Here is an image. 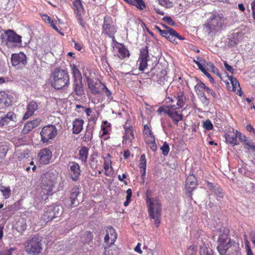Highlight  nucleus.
<instances>
[{
    "instance_id": "nucleus-15",
    "label": "nucleus",
    "mask_w": 255,
    "mask_h": 255,
    "mask_svg": "<svg viewBox=\"0 0 255 255\" xmlns=\"http://www.w3.org/2000/svg\"><path fill=\"white\" fill-rule=\"evenodd\" d=\"M27 62L26 56L22 52L18 53H13L11 55V64L17 69L22 68L26 65Z\"/></svg>"
},
{
    "instance_id": "nucleus-57",
    "label": "nucleus",
    "mask_w": 255,
    "mask_h": 255,
    "mask_svg": "<svg viewBox=\"0 0 255 255\" xmlns=\"http://www.w3.org/2000/svg\"><path fill=\"white\" fill-rule=\"evenodd\" d=\"M206 91L207 92L208 96H211L213 98H216V93L213 89H210L207 87V88H206Z\"/></svg>"
},
{
    "instance_id": "nucleus-31",
    "label": "nucleus",
    "mask_w": 255,
    "mask_h": 255,
    "mask_svg": "<svg viewBox=\"0 0 255 255\" xmlns=\"http://www.w3.org/2000/svg\"><path fill=\"white\" fill-rule=\"evenodd\" d=\"M73 91L76 95L81 96L84 95V91L82 80L73 81Z\"/></svg>"
},
{
    "instance_id": "nucleus-55",
    "label": "nucleus",
    "mask_w": 255,
    "mask_h": 255,
    "mask_svg": "<svg viewBox=\"0 0 255 255\" xmlns=\"http://www.w3.org/2000/svg\"><path fill=\"white\" fill-rule=\"evenodd\" d=\"M214 193L219 197L220 198H223L224 194L223 193L222 191V189L219 188L218 186H217L216 188H215V190L213 191Z\"/></svg>"
},
{
    "instance_id": "nucleus-53",
    "label": "nucleus",
    "mask_w": 255,
    "mask_h": 255,
    "mask_svg": "<svg viewBox=\"0 0 255 255\" xmlns=\"http://www.w3.org/2000/svg\"><path fill=\"white\" fill-rule=\"evenodd\" d=\"M15 250L13 248L5 249L0 252V255H11L12 253Z\"/></svg>"
},
{
    "instance_id": "nucleus-1",
    "label": "nucleus",
    "mask_w": 255,
    "mask_h": 255,
    "mask_svg": "<svg viewBox=\"0 0 255 255\" xmlns=\"http://www.w3.org/2000/svg\"><path fill=\"white\" fill-rule=\"evenodd\" d=\"M167 102H176V104L171 105L167 106L160 107L157 110L158 114H161L163 113L170 118L175 124L183 120V115L179 113L177 110L182 108L185 103L186 97L183 92H177L173 98L168 97L166 98Z\"/></svg>"
},
{
    "instance_id": "nucleus-7",
    "label": "nucleus",
    "mask_w": 255,
    "mask_h": 255,
    "mask_svg": "<svg viewBox=\"0 0 255 255\" xmlns=\"http://www.w3.org/2000/svg\"><path fill=\"white\" fill-rule=\"evenodd\" d=\"M162 26L166 29L162 30L157 25L155 26L154 29L156 31H158L161 36L165 37L173 44H177L178 40H182L185 39V38L183 36L180 35L173 28L169 27L165 24H162Z\"/></svg>"
},
{
    "instance_id": "nucleus-30",
    "label": "nucleus",
    "mask_w": 255,
    "mask_h": 255,
    "mask_svg": "<svg viewBox=\"0 0 255 255\" xmlns=\"http://www.w3.org/2000/svg\"><path fill=\"white\" fill-rule=\"evenodd\" d=\"M84 121L82 119L76 118L72 123V130L74 134H79L83 129Z\"/></svg>"
},
{
    "instance_id": "nucleus-60",
    "label": "nucleus",
    "mask_w": 255,
    "mask_h": 255,
    "mask_svg": "<svg viewBox=\"0 0 255 255\" xmlns=\"http://www.w3.org/2000/svg\"><path fill=\"white\" fill-rule=\"evenodd\" d=\"M152 131L150 129V127L148 125H144L143 126V135L148 134V133L151 132Z\"/></svg>"
},
{
    "instance_id": "nucleus-29",
    "label": "nucleus",
    "mask_w": 255,
    "mask_h": 255,
    "mask_svg": "<svg viewBox=\"0 0 255 255\" xmlns=\"http://www.w3.org/2000/svg\"><path fill=\"white\" fill-rule=\"evenodd\" d=\"M40 120L39 119H35L27 122L24 126L23 132L24 133H28L34 128L36 127L40 124Z\"/></svg>"
},
{
    "instance_id": "nucleus-22",
    "label": "nucleus",
    "mask_w": 255,
    "mask_h": 255,
    "mask_svg": "<svg viewBox=\"0 0 255 255\" xmlns=\"http://www.w3.org/2000/svg\"><path fill=\"white\" fill-rule=\"evenodd\" d=\"M225 138L226 141L233 146L239 144L237 140V133H236V130L234 129L227 132L225 134Z\"/></svg>"
},
{
    "instance_id": "nucleus-46",
    "label": "nucleus",
    "mask_w": 255,
    "mask_h": 255,
    "mask_svg": "<svg viewBox=\"0 0 255 255\" xmlns=\"http://www.w3.org/2000/svg\"><path fill=\"white\" fill-rule=\"evenodd\" d=\"M159 4L166 8H170L173 6V3L170 0H158Z\"/></svg>"
},
{
    "instance_id": "nucleus-41",
    "label": "nucleus",
    "mask_w": 255,
    "mask_h": 255,
    "mask_svg": "<svg viewBox=\"0 0 255 255\" xmlns=\"http://www.w3.org/2000/svg\"><path fill=\"white\" fill-rule=\"evenodd\" d=\"M26 221L23 218L18 220L16 222V229L19 232L22 233L25 231L26 229Z\"/></svg>"
},
{
    "instance_id": "nucleus-8",
    "label": "nucleus",
    "mask_w": 255,
    "mask_h": 255,
    "mask_svg": "<svg viewBox=\"0 0 255 255\" xmlns=\"http://www.w3.org/2000/svg\"><path fill=\"white\" fill-rule=\"evenodd\" d=\"M63 212V208L57 204L49 206L43 215V219L45 222L58 219Z\"/></svg>"
},
{
    "instance_id": "nucleus-10",
    "label": "nucleus",
    "mask_w": 255,
    "mask_h": 255,
    "mask_svg": "<svg viewBox=\"0 0 255 255\" xmlns=\"http://www.w3.org/2000/svg\"><path fill=\"white\" fill-rule=\"evenodd\" d=\"M41 240L38 237H34L29 240L25 246V251L31 255H37L42 251Z\"/></svg>"
},
{
    "instance_id": "nucleus-59",
    "label": "nucleus",
    "mask_w": 255,
    "mask_h": 255,
    "mask_svg": "<svg viewBox=\"0 0 255 255\" xmlns=\"http://www.w3.org/2000/svg\"><path fill=\"white\" fill-rule=\"evenodd\" d=\"M42 19L46 22L49 23L50 21L52 22V19L47 14H41Z\"/></svg>"
},
{
    "instance_id": "nucleus-43",
    "label": "nucleus",
    "mask_w": 255,
    "mask_h": 255,
    "mask_svg": "<svg viewBox=\"0 0 255 255\" xmlns=\"http://www.w3.org/2000/svg\"><path fill=\"white\" fill-rule=\"evenodd\" d=\"M82 242L85 244H89L93 240V235L90 232H86L82 237Z\"/></svg>"
},
{
    "instance_id": "nucleus-38",
    "label": "nucleus",
    "mask_w": 255,
    "mask_h": 255,
    "mask_svg": "<svg viewBox=\"0 0 255 255\" xmlns=\"http://www.w3.org/2000/svg\"><path fill=\"white\" fill-rule=\"evenodd\" d=\"M102 130V136L109 134V131L111 129V124L107 121H103L101 126Z\"/></svg>"
},
{
    "instance_id": "nucleus-52",
    "label": "nucleus",
    "mask_w": 255,
    "mask_h": 255,
    "mask_svg": "<svg viewBox=\"0 0 255 255\" xmlns=\"http://www.w3.org/2000/svg\"><path fill=\"white\" fill-rule=\"evenodd\" d=\"M200 255H213L211 250H209L206 247H203L201 249Z\"/></svg>"
},
{
    "instance_id": "nucleus-17",
    "label": "nucleus",
    "mask_w": 255,
    "mask_h": 255,
    "mask_svg": "<svg viewBox=\"0 0 255 255\" xmlns=\"http://www.w3.org/2000/svg\"><path fill=\"white\" fill-rule=\"evenodd\" d=\"M124 128L125 132L123 135V143L128 144L131 143L134 139L133 128L129 125H128L127 121L124 126Z\"/></svg>"
},
{
    "instance_id": "nucleus-5",
    "label": "nucleus",
    "mask_w": 255,
    "mask_h": 255,
    "mask_svg": "<svg viewBox=\"0 0 255 255\" xmlns=\"http://www.w3.org/2000/svg\"><path fill=\"white\" fill-rule=\"evenodd\" d=\"M1 43L8 48H13L21 45V36L11 29L5 30L0 35Z\"/></svg>"
},
{
    "instance_id": "nucleus-33",
    "label": "nucleus",
    "mask_w": 255,
    "mask_h": 255,
    "mask_svg": "<svg viewBox=\"0 0 255 255\" xmlns=\"http://www.w3.org/2000/svg\"><path fill=\"white\" fill-rule=\"evenodd\" d=\"M88 88L90 90L91 92L93 95H100L101 92L98 87V83L94 81L93 80H89L88 81Z\"/></svg>"
},
{
    "instance_id": "nucleus-27",
    "label": "nucleus",
    "mask_w": 255,
    "mask_h": 255,
    "mask_svg": "<svg viewBox=\"0 0 255 255\" xmlns=\"http://www.w3.org/2000/svg\"><path fill=\"white\" fill-rule=\"evenodd\" d=\"M70 164V176L73 181H76L78 179L80 174L79 165L75 162H72Z\"/></svg>"
},
{
    "instance_id": "nucleus-6",
    "label": "nucleus",
    "mask_w": 255,
    "mask_h": 255,
    "mask_svg": "<svg viewBox=\"0 0 255 255\" xmlns=\"http://www.w3.org/2000/svg\"><path fill=\"white\" fill-rule=\"evenodd\" d=\"M146 204L149 216L150 218L154 220V224L157 227L160 223L161 203L157 198H150L148 197L146 199Z\"/></svg>"
},
{
    "instance_id": "nucleus-9",
    "label": "nucleus",
    "mask_w": 255,
    "mask_h": 255,
    "mask_svg": "<svg viewBox=\"0 0 255 255\" xmlns=\"http://www.w3.org/2000/svg\"><path fill=\"white\" fill-rule=\"evenodd\" d=\"M73 5L74 13L78 23L83 29H85L87 24L84 20L85 10L82 3L81 0H74L73 2Z\"/></svg>"
},
{
    "instance_id": "nucleus-4",
    "label": "nucleus",
    "mask_w": 255,
    "mask_h": 255,
    "mask_svg": "<svg viewBox=\"0 0 255 255\" xmlns=\"http://www.w3.org/2000/svg\"><path fill=\"white\" fill-rule=\"evenodd\" d=\"M70 85L68 72L62 69H56L53 74L51 86L55 89L61 90L68 88Z\"/></svg>"
},
{
    "instance_id": "nucleus-19",
    "label": "nucleus",
    "mask_w": 255,
    "mask_h": 255,
    "mask_svg": "<svg viewBox=\"0 0 255 255\" xmlns=\"http://www.w3.org/2000/svg\"><path fill=\"white\" fill-rule=\"evenodd\" d=\"M16 121V114L13 112L10 111L4 116L0 117V127L7 125L10 122L15 123Z\"/></svg>"
},
{
    "instance_id": "nucleus-16",
    "label": "nucleus",
    "mask_w": 255,
    "mask_h": 255,
    "mask_svg": "<svg viewBox=\"0 0 255 255\" xmlns=\"http://www.w3.org/2000/svg\"><path fill=\"white\" fill-rule=\"evenodd\" d=\"M155 70V73H154L153 77L154 80L157 83L160 85H163L165 84V82L167 81V71L162 67H156L154 68Z\"/></svg>"
},
{
    "instance_id": "nucleus-62",
    "label": "nucleus",
    "mask_w": 255,
    "mask_h": 255,
    "mask_svg": "<svg viewBox=\"0 0 255 255\" xmlns=\"http://www.w3.org/2000/svg\"><path fill=\"white\" fill-rule=\"evenodd\" d=\"M126 193H127V197H126V200L130 201L131 197V196H132V190H131V189H128L126 191Z\"/></svg>"
},
{
    "instance_id": "nucleus-40",
    "label": "nucleus",
    "mask_w": 255,
    "mask_h": 255,
    "mask_svg": "<svg viewBox=\"0 0 255 255\" xmlns=\"http://www.w3.org/2000/svg\"><path fill=\"white\" fill-rule=\"evenodd\" d=\"M72 75L73 81H80L82 80L81 73L76 65L72 66Z\"/></svg>"
},
{
    "instance_id": "nucleus-36",
    "label": "nucleus",
    "mask_w": 255,
    "mask_h": 255,
    "mask_svg": "<svg viewBox=\"0 0 255 255\" xmlns=\"http://www.w3.org/2000/svg\"><path fill=\"white\" fill-rule=\"evenodd\" d=\"M0 191L5 199L9 198L11 194V191L9 186H5L0 184Z\"/></svg>"
},
{
    "instance_id": "nucleus-25",
    "label": "nucleus",
    "mask_w": 255,
    "mask_h": 255,
    "mask_svg": "<svg viewBox=\"0 0 255 255\" xmlns=\"http://www.w3.org/2000/svg\"><path fill=\"white\" fill-rule=\"evenodd\" d=\"M197 185V179L193 174L189 175L186 178L185 183L186 190L190 193L195 188Z\"/></svg>"
},
{
    "instance_id": "nucleus-28",
    "label": "nucleus",
    "mask_w": 255,
    "mask_h": 255,
    "mask_svg": "<svg viewBox=\"0 0 255 255\" xmlns=\"http://www.w3.org/2000/svg\"><path fill=\"white\" fill-rule=\"evenodd\" d=\"M207 88V87L203 82L199 81L195 86L194 90L197 95L203 97L205 100H207L205 95V92L206 91Z\"/></svg>"
},
{
    "instance_id": "nucleus-47",
    "label": "nucleus",
    "mask_w": 255,
    "mask_h": 255,
    "mask_svg": "<svg viewBox=\"0 0 255 255\" xmlns=\"http://www.w3.org/2000/svg\"><path fill=\"white\" fill-rule=\"evenodd\" d=\"M162 153L164 155H167L169 151V146L166 142H164L162 146L160 147Z\"/></svg>"
},
{
    "instance_id": "nucleus-34",
    "label": "nucleus",
    "mask_w": 255,
    "mask_h": 255,
    "mask_svg": "<svg viewBox=\"0 0 255 255\" xmlns=\"http://www.w3.org/2000/svg\"><path fill=\"white\" fill-rule=\"evenodd\" d=\"M79 193V189L77 186H74L72 188L70 196V199L71 200L70 205L72 206H76V201L77 200V196Z\"/></svg>"
},
{
    "instance_id": "nucleus-45",
    "label": "nucleus",
    "mask_w": 255,
    "mask_h": 255,
    "mask_svg": "<svg viewBox=\"0 0 255 255\" xmlns=\"http://www.w3.org/2000/svg\"><path fill=\"white\" fill-rule=\"evenodd\" d=\"M100 84L103 86L102 89L104 90L105 94L108 98V100L110 101H112L113 100V96L111 92L108 89L106 86L101 81H100Z\"/></svg>"
},
{
    "instance_id": "nucleus-51",
    "label": "nucleus",
    "mask_w": 255,
    "mask_h": 255,
    "mask_svg": "<svg viewBox=\"0 0 255 255\" xmlns=\"http://www.w3.org/2000/svg\"><path fill=\"white\" fill-rule=\"evenodd\" d=\"M245 246L247 250V255H253L250 243L247 239H245Z\"/></svg>"
},
{
    "instance_id": "nucleus-26",
    "label": "nucleus",
    "mask_w": 255,
    "mask_h": 255,
    "mask_svg": "<svg viewBox=\"0 0 255 255\" xmlns=\"http://www.w3.org/2000/svg\"><path fill=\"white\" fill-rule=\"evenodd\" d=\"M13 97L4 91H0V105L8 107L12 103Z\"/></svg>"
},
{
    "instance_id": "nucleus-23",
    "label": "nucleus",
    "mask_w": 255,
    "mask_h": 255,
    "mask_svg": "<svg viewBox=\"0 0 255 255\" xmlns=\"http://www.w3.org/2000/svg\"><path fill=\"white\" fill-rule=\"evenodd\" d=\"M145 142L147 144L148 146L152 150L156 151L157 146L155 143V137L153 132L151 131L148 134L143 135Z\"/></svg>"
},
{
    "instance_id": "nucleus-49",
    "label": "nucleus",
    "mask_w": 255,
    "mask_h": 255,
    "mask_svg": "<svg viewBox=\"0 0 255 255\" xmlns=\"http://www.w3.org/2000/svg\"><path fill=\"white\" fill-rule=\"evenodd\" d=\"M162 20L170 26L175 25V22L170 16H166L163 17Z\"/></svg>"
},
{
    "instance_id": "nucleus-11",
    "label": "nucleus",
    "mask_w": 255,
    "mask_h": 255,
    "mask_svg": "<svg viewBox=\"0 0 255 255\" xmlns=\"http://www.w3.org/2000/svg\"><path fill=\"white\" fill-rule=\"evenodd\" d=\"M222 18V16L216 12L212 13L203 25L204 31L210 34L215 30L216 27L221 23Z\"/></svg>"
},
{
    "instance_id": "nucleus-44",
    "label": "nucleus",
    "mask_w": 255,
    "mask_h": 255,
    "mask_svg": "<svg viewBox=\"0 0 255 255\" xmlns=\"http://www.w3.org/2000/svg\"><path fill=\"white\" fill-rule=\"evenodd\" d=\"M141 162L139 164V168L141 169L140 172L141 176L143 179L145 176L146 167V160H140Z\"/></svg>"
},
{
    "instance_id": "nucleus-56",
    "label": "nucleus",
    "mask_w": 255,
    "mask_h": 255,
    "mask_svg": "<svg viewBox=\"0 0 255 255\" xmlns=\"http://www.w3.org/2000/svg\"><path fill=\"white\" fill-rule=\"evenodd\" d=\"M193 62L196 64V65L198 66L199 69L201 70H204L205 71V67H204L203 65H204L205 62H200V61H195V59L193 60Z\"/></svg>"
},
{
    "instance_id": "nucleus-64",
    "label": "nucleus",
    "mask_w": 255,
    "mask_h": 255,
    "mask_svg": "<svg viewBox=\"0 0 255 255\" xmlns=\"http://www.w3.org/2000/svg\"><path fill=\"white\" fill-rule=\"evenodd\" d=\"M251 8L253 11V15L254 19H255V0H253L251 2Z\"/></svg>"
},
{
    "instance_id": "nucleus-35",
    "label": "nucleus",
    "mask_w": 255,
    "mask_h": 255,
    "mask_svg": "<svg viewBox=\"0 0 255 255\" xmlns=\"http://www.w3.org/2000/svg\"><path fill=\"white\" fill-rule=\"evenodd\" d=\"M38 157L40 159H50L52 157V152L47 148H43L40 150Z\"/></svg>"
},
{
    "instance_id": "nucleus-58",
    "label": "nucleus",
    "mask_w": 255,
    "mask_h": 255,
    "mask_svg": "<svg viewBox=\"0 0 255 255\" xmlns=\"http://www.w3.org/2000/svg\"><path fill=\"white\" fill-rule=\"evenodd\" d=\"M247 130L251 133H252L255 136V128L251 124H248L246 126Z\"/></svg>"
},
{
    "instance_id": "nucleus-24",
    "label": "nucleus",
    "mask_w": 255,
    "mask_h": 255,
    "mask_svg": "<svg viewBox=\"0 0 255 255\" xmlns=\"http://www.w3.org/2000/svg\"><path fill=\"white\" fill-rule=\"evenodd\" d=\"M38 106L35 102L33 101L29 102L27 106L26 112L24 114L23 119L26 120L32 116L38 109Z\"/></svg>"
},
{
    "instance_id": "nucleus-54",
    "label": "nucleus",
    "mask_w": 255,
    "mask_h": 255,
    "mask_svg": "<svg viewBox=\"0 0 255 255\" xmlns=\"http://www.w3.org/2000/svg\"><path fill=\"white\" fill-rule=\"evenodd\" d=\"M246 189L247 190V192L249 193H255V184L253 183H250L246 186Z\"/></svg>"
},
{
    "instance_id": "nucleus-18",
    "label": "nucleus",
    "mask_w": 255,
    "mask_h": 255,
    "mask_svg": "<svg viewBox=\"0 0 255 255\" xmlns=\"http://www.w3.org/2000/svg\"><path fill=\"white\" fill-rule=\"evenodd\" d=\"M236 133H237V138L238 137L240 141L243 144L245 149L255 150V142L249 139L245 135L238 130H236Z\"/></svg>"
},
{
    "instance_id": "nucleus-50",
    "label": "nucleus",
    "mask_w": 255,
    "mask_h": 255,
    "mask_svg": "<svg viewBox=\"0 0 255 255\" xmlns=\"http://www.w3.org/2000/svg\"><path fill=\"white\" fill-rule=\"evenodd\" d=\"M7 149L4 145H0V159L5 158Z\"/></svg>"
},
{
    "instance_id": "nucleus-61",
    "label": "nucleus",
    "mask_w": 255,
    "mask_h": 255,
    "mask_svg": "<svg viewBox=\"0 0 255 255\" xmlns=\"http://www.w3.org/2000/svg\"><path fill=\"white\" fill-rule=\"evenodd\" d=\"M224 66H225V67L226 68V70L227 71H229L231 73H234V68L231 66L229 65L227 63V62H225L224 63Z\"/></svg>"
},
{
    "instance_id": "nucleus-39",
    "label": "nucleus",
    "mask_w": 255,
    "mask_h": 255,
    "mask_svg": "<svg viewBox=\"0 0 255 255\" xmlns=\"http://www.w3.org/2000/svg\"><path fill=\"white\" fill-rule=\"evenodd\" d=\"M107 234L111 237V242L110 244H113L117 239V234L115 230L112 226L108 227Z\"/></svg>"
},
{
    "instance_id": "nucleus-48",
    "label": "nucleus",
    "mask_w": 255,
    "mask_h": 255,
    "mask_svg": "<svg viewBox=\"0 0 255 255\" xmlns=\"http://www.w3.org/2000/svg\"><path fill=\"white\" fill-rule=\"evenodd\" d=\"M203 128L206 130H212L213 128V125L210 120L204 121Z\"/></svg>"
},
{
    "instance_id": "nucleus-12",
    "label": "nucleus",
    "mask_w": 255,
    "mask_h": 255,
    "mask_svg": "<svg viewBox=\"0 0 255 255\" xmlns=\"http://www.w3.org/2000/svg\"><path fill=\"white\" fill-rule=\"evenodd\" d=\"M57 134V129L54 125L44 126L40 132L41 141L43 143L47 142L49 140L55 138Z\"/></svg>"
},
{
    "instance_id": "nucleus-14",
    "label": "nucleus",
    "mask_w": 255,
    "mask_h": 255,
    "mask_svg": "<svg viewBox=\"0 0 255 255\" xmlns=\"http://www.w3.org/2000/svg\"><path fill=\"white\" fill-rule=\"evenodd\" d=\"M148 46L142 47L140 50L137 63H138V69L140 71H143L147 67V62L149 60Z\"/></svg>"
},
{
    "instance_id": "nucleus-32",
    "label": "nucleus",
    "mask_w": 255,
    "mask_h": 255,
    "mask_svg": "<svg viewBox=\"0 0 255 255\" xmlns=\"http://www.w3.org/2000/svg\"><path fill=\"white\" fill-rule=\"evenodd\" d=\"M124 0L129 4L135 6L139 10H143L146 7V4L143 0Z\"/></svg>"
},
{
    "instance_id": "nucleus-42",
    "label": "nucleus",
    "mask_w": 255,
    "mask_h": 255,
    "mask_svg": "<svg viewBox=\"0 0 255 255\" xmlns=\"http://www.w3.org/2000/svg\"><path fill=\"white\" fill-rule=\"evenodd\" d=\"M88 150L89 149L86 146L82 147L79 152V159H87Z\"/></svg>"
},
{
    "instance_id": "nucleus-2",
    "label": "nucleus",
    "mask_w": 255,
    "mask_h": 255,
    "mask_svg": "<svg viewBox=\"0 0 255 255\" xmlns=\"http://www.w3.org/2000/svg\"><path fill=\"white\" fill-rule=\"evenodd\" d=\"M229 230L224 229L223 233L219 237L217 250L221 255H241L239 246L228 237Z\"/></svg>"
},
{
    "instance_id": "nucleus-63",
    "label": "nucleus",
    "mask_w": 255,
    "mask_h": 255,
    "mask_svg": "<svg viewBox=\"0 0 255 255\" xmlns=\"http://www.w3.org/2000/svg\"><path fill=\"white\" fill-rule=\"evenodd\" d=\"M251 240L255 246V231H252L250 234Z\"/></svg>"
},
{
    "instance_id": "nucleus-21",
    "label": "nucleus",
    "mask_w": 255,
    "mask_h": 255,
    "mask_svg": "<svg viewBox=\"0 0 255 255\" xmlns=\"http://www.w3.org/2000/svg\"><path fill=\"white\" fill-rule=\"evenodd\" d=\"M229 78L232 84V91L235 92L237 95L241 96L242 94V91L239 82L236 78L232 76L229 77ZM226 86L230 90H231V89H230L231 87H229L230 84L228 82H226Z\"/></svg>"
},
{
    "instance_id": "nucleus-3",
    "label": "nucleus",
    "mask_w": 255,
    "mask_h": 255,
    "mask_svg": "<svg viewBox=\"0 0 255 255\" xmlns=\"http://www.w3.org/2000/svg\"><path fill=\"white\" fill-rule=\"evenodd\" d=\"M41 178L42 192L46 196L51 195L53 188L58 183V174L52 172H47L41 176Z\"/></svg>"
},
{
    "instance_id": "nucleus-37",
    "label": "nucleus",
    "mask_w": 255,
    "mask_h": 255,
    "mask_svg": "<svg viewBox=\"0 0 255 255\" xmlns=\"http://www.w3.org/2000/svg\"><path fill=\"white\" fill-rule=\"evenodd\" d=\"M109 161H107V160L105 161L104 168L105 170V174L107 176H111L113 175L114 170L111 165V160Z\"/></svg>"
},
{
    "instance_id": "nucleus-20",
    "label": "nucleus",
    "mask_w": 255,
    "mask_h": 255,
    "mask_svg": "<svg viewBox=\"0 0 255 255\" xmlns=\"http://www.w3.org/2000/svg\"><path fill=\"white\" fill-rule=\"evenodd\" d=\"M115 48L117 50V56L121 59L129 57L130 53L125 45L122 43L116 42L115 45Z\"/></svg>"
},
{
    "instance_id": "nucleus-13",
    "label": "nucleus",
    "mask_w": 255,
    "mask_h": 255,
    "mask_svg": "<svg viewBox=\"0 0 255 255\" xmlns=\"http://www.w3.org/2000/svg\"><path fill=\"white\" fill-rule=\"evenodd\" d=\"M116 32V28L112 18L109 16H105L102 25V33L115 39L114 34Z\"/></svg>"
}]
</instances>
